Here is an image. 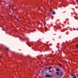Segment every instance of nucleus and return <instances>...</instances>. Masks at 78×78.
<instances>
[{"mask_svg":"<svg viewBox=\"0 0 78 78\" xmlns=\"http://www.w3.org/2000/svg\"><path fill=\"white\" fill-rule=\"evenodd\" d=\"M63 73H62V72H61L60 73V76H61L62 75Z\"/></svg>","mask_w":78,"mask_h":78,"instance_id":"obj_4","label":"nucleus"},{"mask_svg":"<svg viewBox=\"0 0 78 78\" xmlns=\"http://www.w3.org/2000/svg\"><path fill=\"white\" fill-rule=\"evenodd\" d=\"M76 76H73L74 78H76Z\"/></svg>","mask_w":78,"mask_h":78,"instance_id":"obj_8","label":"nucleus"},{"mask_svg":"<svg viewBox=\"0 0 78 78\" xmlns=\"http://www.w3.org/2000/svg\"><path fill=\"white\" fill-rule=\"evenodd\" d=\"M53 14H56V13H55V11H53Z\"/></svg>","mask_w":78,"mask_h":78,"instance_id":"obj_7","label":"nucleus"},{"mask_svg":"<svg viewBox=\"0 0 78 78\" xmlns=\"http://www.w3.org/2000/svg\"><path fill=\"white\" fill-rule=\"evenodd\" d=\"M3 31H5V29H3Z\"/></svg>","mask_w":78,"mask_h":78,"instance_id":"obj_13","label":"nucleus"},{"mask_svg":"<svg viewBox=\"0 0 78 78\" xmlns=\"http://www.w3.org/2000/svg\"><path fill=\"white\" fill-rule=\"evenodd\" d=\"M12 11H13V9H12Z\"/></svg>","mask_w":78,"mask_h":78,"instance_id":"obj_16","label":"nucleus"},{"mask_svg":"<svg viewBox=\"0 0 78 78\" xmlns=\"http://www.w3.org/2000/svg\"><path fill=\"white\" fill-rule=\"evenodd\" d=\"M77 49H78V45H77L76 46Z\"/></svg>","mask_w":78,"mask_h":78,"instance_id":"obj_10","label":"nucleus"},{"mask_svg":"<svg viewBox=\"0 0 78 78\" xmlns=\"http://www.w3.org/2000/svg\"><path fill=\"white\" fill-rule=\"evenodd\" d=\"M16 20H17V21H19V20L18 19H16Z\"/></svg>","mask_w":78,"mask_h":78,"instance_id":"obj_9","label":"nucleus"},{"mask_svg":"<svg viewBox=\"0 0 78 78\" xmlns=\"http://www.w3.org/2000/svg\"><path fill=\"white\" fill-rule=\"evenodd\" d=\"M75 74H72L71 76H74Z\"/></svg>","mask_w":78,"mask_h":78,"instance_id":"obj_12","label":"nucleus"},{"mask_svg":"<svg viewBox=\"0 0 78 78\" xmlns=\"http://www.w3.org/2000/svg\"><path fill=\"white\" fill-rule=\"evenodd\" d=\"M56 70L57 72H59V69H58V68H56Z\"/></svg>","mask_w":78,"mask_h":78,"instance_id":"obj_3","label":"nucleus"},{"mask_svg":"<svg viewBox=\"0 0 78 78\" xmlns=\"http://www.w3.org/2000/svg\"><path fill=\"white\" fill-rule=\"evenodd\" d=\"M43 75L44 77H46V78H50V77H51V76L49 74H48L47 73H44Z\"/></svg>","mask_w":78,"mask_h":78,"instance_id":"obj_1","label":"nucleus"},{"mask_svg":"<svg viewBox=\"0 0 78 78\" xmlns=\"http://www.w3.org/2000/svg\"><path fill=\"white\" fill-rule=\"evenodd\" d=\"M50 11H52V9H51L50 10Z\"/></svg>","mask_w":78,"mask_h":78,"instance_id":"obj_14","label":"nucleus"},{"mask_svg":"<svg viewBox=\"0 0 78 78\" xmlns=\"http://www.w3.org/2000/svg\"><path fill=\"white\" fill-rule=\"evenodd\" d=\"M38 73H39V71H38Z\"/></svg>","mask_w":78,"mask_h":78,"instance_id":"obj_15","label":"nucleus"},{"mask_svg":"<svg viewBox=\"0 0 78 78\" xmlns=\"http://www.w3.org/2000/svg\"><path fill=\"white\" fill-rule=\"evenodd\" d=\"M45 69H48V70H50V69H51V67H48V68H44Z\"/></svg>","mask_w":78,"mask_h":78,"instance_id":"obj_2","label":"nucleus"},{"mask_svg":"<svg viewBox=\"0 0 78 78\" xmlns=\"http://www.w3.org/2000/svg\"><path fill=\"white\" fill-rule=\"evenodd\" d=\"M56 73L57 75H59V73L58 72H57Z\"/></svg>","mask_w":78,"mask_h":78,"instance_id":"obj_5","label":"nucleus"},{"mask_svg":"<svg viewBox=\"0 0 78 78\" xmlns=\"http://www.w3.org/2000/svg\"><path fill=\"white\" fill-rule=\"evenodd\" d=\"M6 49L7 51H8L9 50V48H6Z\"/></svg>","mask_w":78,"mask_h":78,"instance_id":"obj_6","label":"nucleus"},{"mask_svg":"<svg viewBox=\"0 0 78 78\" xmlns=\"http://www.w3.org/2000/svg\"><path fill=\"white\" fill-rule=\"evenodd\" d=\"M59 65H60V66H62V65H61V63H59Z\"/></svg>","mask_w":78,"mask_h":78,"instance_id":"obj_11","label":"nucleus"}]
</instances>
